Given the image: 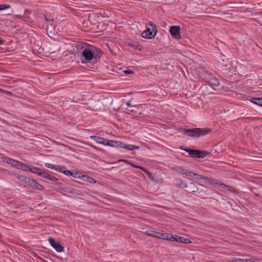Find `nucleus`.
Returning a JSON list of instances; mask_svg holds the SVG:
<instances>
[{
    "instance_id": "obj_1",
    "label": "nucleus",
    "mask_w": 262,
    "mask_h": 262,
    "mask_svg": "<svg viewBox=\"0 0 262 262\" xmlns=\"http://www.w3.org/2000/svg\"><path fill=\"white\" fill-rule=\"evenodd\" d=\"M103 52L100 49L89 44L81 53L80 60L82 63H92L96 64L102 56Z\"/></svg>"
},
{
    "instance_id": "obj_2",
    "label": "nucleus",
    "mask_w": 262,
    "mask_h": 262,
    "mask_svg": "<svg viewBox=\"0 0 262 262\" xmlns=\"http://www.w3.org/2000/svg\"><path fill=\"white\" fill-rule=\"evenodd\" d=\"M211 129L209 128H182L181 132L191 138H199L208 135Z\"/></svg>"
},
{
    "instance_id": "obj_3",
    "label": "nucleus",
    "mask_w": 262,
    "mask_h": 262,
    "mask_svg": "<svg viewBox=\"0 0 262 262\" xmlns=\"http://www.w3.org/2000/svg\"><path fill=\"white\" fill-rule=\"evenodd\" d=\"M179 148L182 150L186 151L189 156L192 158H203L210 155V152L206 150H201L200 149H191L181 146Z\"/></svg>"
},
{
    "instance_id": "obj_4",
    "label": "nucleus",
    "mask_w": 262,
    "mask_h": 262,
    "mask_svg": "<svg viewBox=\"0 0 262 262\" xmlns=\"http://www.w3.org/2000/svg\"><path fill=\"white\" fill-rule=\"evenodd\" d=\"M185 188L187 189L189 193L198 192L199 194L202 195L207 191V187L200 183L190 182L186 183Z\"/></svg>"
},
{
    "instance_id": "obj_5",
    "label": "nucleus",
    "mask_w": 262,
    "mask_h": 262,
    "mask_svg": "<svg viewBox=\"0 0 262 262\" xmlns=\"http://www.w3.org/2000/svg\"><path fill=\"white\" fill-rule=\"evenodd\" d=\"M158 32L156 24L150 22L146 26V30L142 32V36L146 39H151L154 38Z\"/></svg>"
},
{
    "instance_id": "obj_6",
    "label": "nucleus",
    "mask_w": 262,
    "mask_h": 262,
    "mask_svg": "<svg viewBox=\"0 0 262 262\" xmlns=\"http://www.w3.org/2000/svg\"><path fill=\"white\" fill-rule=\"evenodd\" d=\"M88 45L89 43L84 42H77L75 43L73 46L74 48L72 54H74L75 55L77 54L78 56H81V53L83 52L84 49L86 48Z\"/></svg>"
},
{
    "instance_id": "obj_7",
    "label": "nucleus",
    "mask_w": 262,
    "mask_h": 262,
    "mask_svg": "<svg viewBox=\"0 0 262 262\" xmlns=\"http://www.w3.org/2000/svg\"><path fill=\"white\" fill-rule=\"evenodd\" d=\"M25 184L28 186L29 187L36 190L43 191L45 190V187L43 185L40 184L35 179L28 178L26 182H25Z\"/></svg>"
},
{
    "instance_id": "obj_8",
    "label": "nucleus",
    "mask_w": 262,
    "mask_h": 262,
    "mask_svg": "<svg viewBox=\"0 0 262 262\" xmlns=\"http://www.w3.org/2000/svg\"><path fill=\"white\" fill-rule=\"evenodd\" d=\"M217 66L219 68L221 69V71H223L227 73H228V72L230 71L231 64L230 61L229 60H218Z\"/></svg>"
},
{
    "instance_id": "obj_9",
    "label": "nucleus",
    "mask_w": 262,
    "mask_h": 262,
    "mask_svg": "<svg viewBox=\"0 0 262 262\" xmlns=\"http://www.w3.org/2000/svg\"><path fill=\"white\" fill-rule=\"evenodd\" d=\"M180 27L179 26H172L170 27L169 33L171 36L176 39L181 38L180 34Z\"/></svg>"
},
{
    "instance_id": "obj_10",
    "label": "nucleus",
    "mask_w": 262,
    "mask_h": 262,
    "mask_svg": "<svg viewBox=\"0 0 262 262\" xmlns=\"http://www.w3.org/2000/svg\"><path fill=\"white\" fill-rule=\"evenodd\" d=\"M48 241L51 246L58 252L64 251L63 247L58 242H56L52 237H49Z\"/></svg>"
},
{
    "instance_id": "obj_11",
    "label": "nucleus",
    "mask_w": 262,
    "mask_h": 262,
    "mask_svg": "<svg viewBox=\"0 0 262 262\" xmlns=\"http://www.w3.org/2000/svg\"><path fill=\"white\" fill-rule=\"evenodd\" d=\"M173 183L174 185L180 188H185L186 183L180 178H175L173 180Z\"/></svg>"
},
{
    "instance_id": "obj_12",
    "label": "nucleus",
    "mask_w": 262,
    "mask_h": 262,
    "mask_svg": "<svg viewBox=\"0 0 262 262\" xmlns=\"http://www.w3.org/2000/svg\"><path fill=\"white\" fill-rule=\"evenodd\" d=\"M90 138L94 141H96L97 143L104 145L105 143L106 139L97 136H91Z\"/></svg>"
},
{
    "instance_id": "obj_13",
    "label": "nucleus",
    "mask_w": 262,
    "mask_h": 262,
    "mask_svg": "<svg viewBox=\"0 0 262 262\" xmlns=\"http://www.w3.org/2000/svg\"><path fill=\"white\" fill-rule=\"evenodd\" d=\"M122 148L126 149L128 150H134V149H139L140 147L135 145H130L123 142V146Z\"/></svg>"
},
{
    "instance_id": "obj_14",
    "label": "nucleus",
    "mask_w": 262,
    "mask_h": 262,
    "mask_svg": "<svg viewBox=\"0 0 262 262\" xmlns=\"http://www.w3.org/2000/svg\"><path fill=\"white\" fill-rule=\"evenodd\" d=\"M171 170L174 171H176L178 173H182V174H185L186 173L187 170L184 168L182 166H176V167H172L171 168Z\"/></svg>"
},
{
    "instance_id": "obj_15",
    "label": "nucleus",
    "mask_w": 262,
    "mask_h": 262,
    "mask_svg": "<svg viewBox=\"0 0 262 262\" xmlns=\"http://www.w3.org/2000/svg\"><path fill=\"white\" fill-rule=\"evenodd\" d=\"M62 173L67 176H71L73 178H80V176H78L79 173L77 171L73 172L69 170H64Z\"/></svg>"
},
{
    "instance_id": "obj_16",
    "label": "nucleus",
    "mask_w": 262,
    "mask_h": 262,
    "mask_svg": "<svg viewBox=\"0 0 262 262\" xmlns=\"http://www.w3.org/2000/svg\"><path fill=\"white\" fill-rule=\"evenodd\" d=\"M127 45L130 47H132L134 50L140 49L139 48L138 43L137 42L129 40L126 42Z\"/></svg>"
},
{
    "instance_id": "obj_17",
    "label": "nucleus",
    "mask_w": 262,
    "mask_h": 262,
    "mask_svg": "<svg viewBox=\"0 0 262 262\" xmlns=\"http://www.w3.org/2000/svg\"><path fill=\"white\" fill-rule=\"evenodd\" d=\"M204 182L208 184H218L219 183L216 182V180L213 179H210L206 177H204L203 179Z\"/></svg>"
},
{
    "instance_id": "obj_18",
    "label": "nucleus",
    "mask_w": 262,
    "mask_h": 262,
    "mask_svg": "<svg viewBox=\"0 0 262 262\" xmlns=\"http://www.w3.org/2000/svg\"><path fill=\"white\" fill-rule=\"evenodd\" d=\"M177 242L184 244L191 243V241L189 239L182 236H178Z\"/></svg>"
},
{
    "instance_id": "obj_19",
    "label": "nucleus",
    "mask_w": 262,
    "mask_h": 262,
    "mask_svg": "<svg viewBox=\"0 0 262 262\" xmlns=\"http://www.w3.org/2000/svg\"><path fill=\"white\" fill-rule=\"evenodd\" d=\"M250 101L262 107V98H252L250 99Z\"/></svg>"
},
{
    "instance_id": "obj_20",
    "label": "nucleus",
    "mask_w": 262,
    "mask_h": 262,
    "mask_svg": "<svg viewBox=\"0 0 262 262\" xmlns=\"http://www.w3.org/2000/svg\"><path fill=\"white\" fill-rule=\"evenodd\" d=\"M158 232L156 231L148 230L145 232L146 234L148 236L157 238L158 236Z\"/></svg>"
},
{
    "instance_id": "obj_21",
    "label": "nucleus",
    "mask_w": 262,
    "mask_h": 262,
    "mask_svg": "<svg viewBox=\"0 0 262 262\" xmlns=\"http://www.w3.org/2000/svg\"><path fill=\"white\" fill-rule=\"evenodd\" d=\"M62 190L66 192L69 193L79 194L77 192V190L71 187H65L63 188Z\"/></svg>"
},
{
    "instance_id": "obj_22",
    "label": "nucleus",
    "mask_w": 262,
    "mask_h": 262,
    "mask_svg": "<svg viewBox=\"0 0 262 262\" xmlns=\"http://www.w3.org/2000/svg\"><path fill=\"white\" fill-rule=\"evenodd\" d=\"M10 162H11V163L10 165H12V166H13L14 167H15L17 169L19 168V165L20 164L21 162L15 160L13 159H11V161H10Z\"/></svg>"
},
{
    "instance_id": "obj_23",
    "label": "nucleus",
    "mask_w": 262,
    "mask_h": 262,
    "mask_svg": "<svg viewBox=\"0 0 262 262\" xmlns=\"http://www.w3.org/2000/svg\"><path fill=\"white\" fill-rule=\"evenodd\" d=\"M31 166H28L26 164L20 162V164L19 165V169H21L24 171H29V169L30 168Z\"/></svg>"
},
{
    "instance_id": "obj_24",
    "label": "nucleus",
    "mask_w": 262,
    "mask_h": 262,
    "mask_svg": "<svg viewBox=\"0 0 262 262\" xmlns=\"http://www.w3.org/2000/svg\"><path fill=\"white\" fill-rule=\"evenodd\" d=\"M220 185H221L222 186V188H224V189H226V188H227L228 190L231 191V192H236V190L235 189H234V188L233 187H229L223 183H219V184Z\"/></svg>"
},
{
    "instance_id": "obj_25",
    "label": "nucleus",
    "mask_w": 262,
    "mask_h": 262,
    "mask_svg": "<svg viewBox=\"0 0 262 262\" xmlns=\"http://www.w3.org/2000/svg\"><path fill=\"white\" fill-rule=\"evenodd\" d=\"M178 235H173L171 233L168 234V237L167 238L168 241H171V242H177V239H178Z\"/></svg>"
},
{
    "instance_id": "obj_26",
    "label": "nucleus",
    "mask_w": 262,
    "mask_h": 262,
    "mask_svg": "<svg viewBox=\"0 0 262 262\" xmlns=\"http://www.w3.org/2000/svg\"><path fill=\"white\" fill-rule=\"evenodd\" d=\"M168 233H161L159 232L157 238L167 240L168 237Z\"/></svg>"
},
{
    "instance_id": "obj_27",
    "label": "nucleus",
    "mask_w": 262,
    "mask_h": 262,
    "mask_svg": "<svg viewBox=\"0 0 262 262\" xmlns=\"http://www.w3.org/2000/svg\"><path fill=\"white\" fill-rule=\"evenodd\" d=\"M210 84L211 86H216L219 85L220 82L217 79L213 78L210 80Z\"/></svg>"
},
{
    "instance_id": "obj_28",
    "label": "nucleus",
    "mask_w": 262,
    "mask_h": 262,
    "mask_svg": "<svg viewBox=\"0 0 262 262\" xmlns=\"http://www.w3.org/2000/svg\"><path fill=\"white\" fill-rule=\"evenodd\" d=\"M123 146V142L119 141H114V143H113V145L112 147H117V148H121Z\"/></svg>"
},
{
    "instance_id": "obj_29",
    "label": "nucleus",
    "mask_w": 262,
    "mask_h": 262,
    "mask_svg": "<svg viewBox=\"0 0 262 262\" xmlns=\"http://www.w3.org/2000/svg\"><path fill=\"white\" fill-rule=\"evenodd\" d=\"M122 161H123L124 162H125V163H126V164H127L128 165H130L132 167H135V168H139L140 169H141V168H143V167H141L140 166L136 165L134 164V163L129 162L128 161H127L126 160H122Z\"/></svg>"
},
{
    "instance_id": "obj_30",
    "label": "nucleus",
    "mask_w": 262,
    "mask_h": 262,
    "mask_svg": "<svg viewBox=\"0 0 262 262\" xmlns=\"http://www.w3.org/2000/svg\"><path fill=\"white\" fill-rule=\"evenodd\" d=\"M39 174H40V177L46 178L48 180L50 178V176H51L48 173H47V172H46L45 171L43 172H42V173H39Z\"/></svg>"
},
{
    "instance_id": "obj_31",
    "label": "nucleus",
    "mask_w": 262,
    "mask_h": 262,
    "mask_svg": "<svg viewBox=\"0 0 262 262\" xmlns=\"http://www.w3.org/2000/svg\"><path fill=\"white\" fill-rule=\"evenodd\" d=\"M2 159L3 161H4V162H5L7 164H10V163H11L10 161H11V158H10L9 157L3 156L2 157Z\"/></svg>"
},
{
    "instance_id": "obj_32",
    "label": "nucleus",
    "mask_w": 262,
    "mask_h": 262,
    "mask_svg": "<svg viewBox=\"0 0 262 262\" xmlns=\"http://www.w3.org/2000/svg\"><path fill=\"white\" fill-rule=\"evenodd\" d=\"M83 178H86V181L88 182H90V183H95V180L94 179H93L92 177H89V176H83Z\"/></svg>"
},
{
    "instance_id": "obj_33",
    "label": "nucleus",
    "mask_w": 262,
    "mask_h": 262,
    "mask_svg": "<svg viewBox=\"0 0 262 262\" xmlns=\"http://www.w3.org/2000/svg\"><path fill=\"white\" fill-rule=\"evenodd\" d=\"M141 170L142 171H143V172H145L149 178H152V173L149 171H148L147 169H146L144 167H143L142 168H141Z\"/></svg>"
},
{
    "instance_id": "obj_34",
    "label": "nucleus",
    "mask_w": 262,
    "mask_h": 262,
    "mask_svg": "<svg viewBox=\"0 0 262 262\" xmlns=\"http://www.w3.org/2000/svg\"><path fill=\"white\" fill-rule=\"evenodd\" d=\"M10 8V6L8 4H1L0 11L7 9Z\"/></svg>"
},
{
    "instance_id": "obj_35",
    "label": "nucleus",
    "mask_w": 262,
    "mask_h": 262,
    "mask_svg": "<svg viewBox=\"0 0 262 262\" xmlns=\"http://www.w3.org/2000/svg\"><path fill=\"white\" fill-rule=\"evenodd\" d=\"M185 174L187 176H188L189 177L194 178L196 175V173H194L192 171H190L187 170V171H186Z\"/></svg>"
},
{
    "instance_id": "obj_36",
    "label": "nucleus",
    "mask_w": 262,
    "mask_h": 262,
    "mask_svg": "<svg viewBox=\"0 0 262 262\" xmlns=\"http://www.w3.org/2000/svg\"><path fill=\"white\" fill-rule=\"evenodd\" d=\"M113 143H114V141L113 140H110L107 139H106L105 143L104 145H107L108 146L112 147L113 145Z\"/></svg>"
},
{
    "instance_id": "obj_37",
    "label": "nucleus",
    "mask_w": 262,
    "mask_h": 262,
    "mask_svg": "<svg viewBox=\"0 0 262 262\" xmlns=\"http://www.w3.org/2000/svg\"><path fill=\"white\" fill-rule=\"evenodd\" d=\"M54 168H53V169H55V170L57 171H59L60 172H62V169L63 168V167H61L60 165H54Z\"/></svg>"
},
{
    "instance_id": "obj_38",
    "label": "nucleus",
    "mask_w": 262,
    "mask_h": 262,
    "mask_svg": "<svg viewBox=\"0 0 262 262\" xmlns=\"http://www.w3.org/2000/svg\"><path fill=\"white\" fill-rule=\"evenodd\" d=\"M28 179V178H27L25 176H23L21 175H20L18 178V180H19L20 181H21L22 182L25 183V182L27 181Z\"/></svg>"
},
{
    "instance_id": "obj_39",
    "label": "nucleus",
    "mask_w": 262,
    "mask_h": 262,
    "mask_svg": "<svg viewBox=\"0 0 262 262\" xmlns=\"http://www.w3.org/2000/svg\"><path fill=\"white\" fill-rule=\"evenodd\" d=\"M36 168L35 167L31 166L30 168L29 169V171L31 172V173L35 174L36 173Z\"/></svg>"
},
{
    "instance_id": "obj_40",
    "label": "nucleus",
    "mask_w": 262,
    "mask_h": 262,
    "mask_svg": "<svg viewBox=\"0 0 262 262\" xmlns=\"http://www.w3.org/2000/svg\"><path fill=\"white\" fill-rule=\"evenodd\" d=\"M36 173L37 175L40 176V174H39V173H42V172H43L44 171L42 170L41 169H40L38 167H36Z\"/></svg>"
},
{
    "instance_id": "obj_41",
    "label": "nucleus",
    "mask_w": 262,
    "mask_h": 262,
    "mask_svg": "<svg viewBox=\"0 0 262 262\" xmlns=\"http://www.w3.org/2000/svg\"><path fill=\"white\" fill-rule=\"evenodd\" d=\"M223 59H224V60H229L228 58L226 56L223 54H221L219 60H222Z\"/></svg>"
},
{
    "instance_id": "obj_42",
    "label": "nucleus",
    "mask_w": 262,
    "mask_h": 262,
    "mask_svg": "<svg viewBox=\"0 0 262 262\" xmlns=\"http://www.w3.org/2000/svg\"><path fill=\"white\" fill-rule=\"evenodd\" d=\"M195 177L197 180H203L204 176L196 173Z\"/></svg>"
},
{
    "instance_id": "obj_43",
    "label": "nucleus",
    "mask_w": 262,
    "mask_h": 262,
    "mask_svg": "<svg viewBox=\"0 0 262 262\" xmlns=\"http://www.w3.org/2000/svg\"><path fill=\"white\" fill-rule=\"evenodd\" d=\"M45 165L46 167L51 168L52 169L55 168L54 165L50 164V163H45Z\"/></svg>"
},
{
    "instance_id": "obj_44",
    "label": "nucleus",
    "mask_w": 262,
    "mask_h": 262,
    "mask_svg": "<svg viewBox=\"0 0 262 262\" xmlns=\"http://www.w3.org/2000/svg\"><path fill=\"white\" fill-rule=\"evenodd\" d=\"M124 73L125 74L128 75V74H133L134 72L133 71L130 70H126L124 71Z\"/></svg>"
},
{
    "instance_id": "obj_45",
    "label": "nucleus",
    "mask_w": 262,
    "mask_h": 262,
    "mask_svg": "<svg viewBox=\"0 0 262 262\" xmlns=\"http://www.w3.org/2000/svg\"><path fill=\"white\" fill-rule=\"evenodd\" d=\"M45 19L46 20V21H53V17H47V16L46 15L45 16Z\"/></svg>"
},
{
    "instance_id": "obj_46",
    "label": "nucleus",
    "mask_w": 262,
    "mask_h": 262,
    "mask_svg": "<svg viewBox=\"0 0 262 262\" xmlns=\"http://www.w3.org/2000/svg\"><path fill=\"white\" fill-rule=\"evenodd\" d=\"M49 180H51V181H56L58 180L57 178H56L54 176H50V178H49Z\"/></svg>"
},
{
    "instance_id": "obj_47",
    "label": "nucleus",
    "mask_w": 262,
    "mask_h": 262,
    "mask_svg": "<svg viewBox=\"0 0 262 262\" xmlns=\"http://www.w3.org/2000/svg\"><path fill=\"white\" fill-rule=\"evenodd\" d=\"M234 260L235 261V262H245V259H234Z\"/></svg>"
},
{
    "instance_id": "obj_48",
    "label": "nucleus",
    "mask_w": 262,
    "mask_h": 262,
    "mask_svg": "<svg viewBox=\"0 0 262 262\" xmlns=\"http://www.w3.org/2000/svg\"><path fill=\"white\" fill-rule=\"evenodd\" d=\"M167 25V23L165 21H163L161 23V26L163 27H165Z\"/></svg>"
},
{
    "instance_id": "obj_49",
    "label": "nucleus",
    "mask_w": 262,
    "mask_h": 262,
    "mask_svg": "<svg viewBox=\"0 0 262 262\" xmlns=\"http://www.w3.org/2000/svg\"><path fill=\"white\" fill-rule=\"evenodd\" d=\"M251 262H258V260L256 258H251Z\"/></svg>"
},
{
    "instance_id": "obj_50",
    "label": "nucleus",
    "mask_w": 262,
    "mask_h": 262,
    "mask_svg": "<svg viewBox=\"0 0 262 262\" xmlns=\"http://www.w3.org/2000/svg\"><path fill=\"white\" fill-rule=\"evenodd\" d=\"M5 42V40L3 39H0V45H3Z\"/></svg>"
},
{
    "instance_id": "obj_51",
    "label": "nucleus",
    "mask_w": 262,
    "mask_h": 262,
    "mask_svg": "<svg viewBox=\"0 0 262 262\" xmlns=\"http://www.w3.org/2000/svg\"><path fill=\"white\" fill-rule=\"evenodd\" d=\"M126 104L128 106H132L131 104H130V101H128V102H126Z\"/></svg>"
},
{
    "instance_id": "obj_52",
    "label": "nucleus",
    "mask_w": 262,
    "mask_h": 262,
    "mask_svg": "<svg viewBox=\"0 0 262 262\" xmlns=\"http://www.w3.org/2000/svg\"><path fill=\"white\" fill-rule=\"evenodd\" d=\"M245 259V262H251V259Z\"/></svg>"
},
{
    "instance_id": "obj_53",
    "label": "nucleus",
    "mask_w": 262,
    "mask_h": 262,
    "mask_svg": "<svg viewBox=\"0 0 262 262\" xmlns=\"http://www.w3.org/2000/svg\"><path fill=\"white\" fill-rule=\"evenodd\" d=\"M14 176H16V178L18 179V177H19V176H20V174H18V173H14Z\"/></svg>"
},
{
    "instance_id": "obj_54",
    "label": "nucleus",
    "mask_w": 262,
    "mask_h": 262,
    "mask_svg": "<svg viewBox=\"0 0 262 262\" xmlns=\"http://www.w3.org/2000/svg\"><path fill=\"white\" fill-rule=\"evenodd\" d=\"M108 49L110 50V51L112 53H114V52L110 48V47H108Z\"/></svg>"
},
{
    "instance_id": "obj_55",
    "label": "nucleus",
    "mask_w": 262,
    "mask_h": 262,
    "mask_svg": "<svg viewBox=\"0 0 262 262\" xmlns=\"http://www.w3.org/2000/svg\"><path fill=\"white\" fill-rule=\"evenodd\" d=\"M255 195H256V196H258V197L259 196V195L258 194H255Z\"/></svg>"
},
{
    "instance_id": "obj_56",
    "label": "nucleus",
    "mask_w": 262,
    "mask_h": 262,
    "mask_svg": "<svg viewBox=\"0 0 262 262\" xmlns=\"http://www.w3.org/2000/svg\"><path fill=\"white\" fill-rule=\"evenodd\" d=\"M156 39H157V40H158V39H159L158 37H157L156 38Z\"/></svg>"
}]
</instances>
